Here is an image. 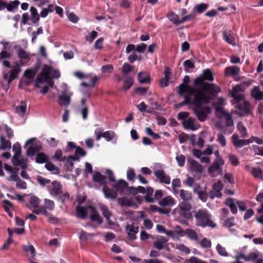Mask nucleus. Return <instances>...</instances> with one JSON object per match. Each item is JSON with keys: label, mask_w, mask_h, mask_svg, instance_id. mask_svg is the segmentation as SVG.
<instances>
[{"label": "nucleus", "mask_w": 263, "mask_h": 263, "mask_svg": "<svg viewBox=\"0 0 263 263\" xmlns=\"http://www.w3.org/2000/svg\"><path fill=\"white\" fill-rule=\"evenodd\" d=\"M214 80V74L212 71L208 68L203 71L202 73L196 78L194 81V88L187 86L189 91L191 95L205 94L210 96H216L220 91V87L214 83L205 82V81L212 82Z\"/></svg>", "instance_id": "nucleus-1"}, {"label": "nucleus", "mask_w": 263, "mask_h": 263, "mask_svg": "<svg viewBox=\"0 0 263 263\" xmlns=\"http://www.w3.org/2000/svg\"><path fill=\"white\" fill-rule=\"evenodd\" d=\"M194 95L193 104L195 105V108L194 109V112L198 119L202 122L205 120L207 115L211 112V110L209 106L202 107V104L209 103L212 96L206 94L195 93Z\"/></svg>", "instance_id": "nucleus-2"}, {"label": "nucleus", "mask_w": 263, "mask_h": 263, "mask_svg": "<svg viewBox=\"0 0 263 263\" xmlns=\"http://www.w3.org/2000/svg\"><path fill=\"white\" fill-rule=\"evenodd\" d=\"M194 217L196 225L198 227L211 228H215L217 227L216 223L212 220V215L206 209L195 211Z\"/></svg>", "instance_id": "nucleus-3"}, {"label": "nucleus", "mask_w": 263, "mask_h": 263, "mask_svg": "<svg viewBox=\"0 0 263 263\" xmlns=\"http://www.w3.org/2000/svg\"><path fill=\"white\" fill-rule=\"evenodd\" d=\"M12 68L10 70H4L2 73L3 79L7 81L8 84H10L18 77V74L21 70L20 66L17 63L15 66H12Z\"/></svg>", "instance_id": "nucleus-4"}, {"label": "nucleus", "mask_w": 263, "mask_h": 263, "mask_svg": "<svg viewBox=\"0 0 263 263\" xmlns=\"http://www.w3.org/2000/svg\"><path fill=\"white\" fill-rule=\"evenodd\" d=\"M236 108L239 111L238 115L240 117L249 116L251 114V104L247 101H243L242 103L237 104Z\"/></svg>", "instance_id": "nucleus-5"}, {"label": "nucleus", "mask_w": 263, "mask_h": 263, "mask_svg": "<svg viewBox=\"0 0 263 263\" xmlns=\"http://www.w3.org/2000/svg\"><path fill=\"white\" fill-rule=\"evenodd\" d=\"M179 208L180 215L186 219H190L192 215L190 211L192 209V205L188 201H182L179 204Z\"/></svg>", "instance_id": "nucleus-6"}, {"label": "nucleus", "mask_w": 263, "mask_h": 263, "mask_svg": "<svg viewBox=\"0 0 263 263\" xmlns=\"http://www.w3.org/2000/svg\"><path fill=\"white\" fill-rule=\"evenodd\" d=\"M51 184V186H47L48 190L51 196L57 197L62 193V186L60 182L55 180L52 182Z\"/></svg>", "instance_id": "nucleus-7"}, {"label": "nucleus", "mask_w": 263, "mask_h": 263, "mask_svg": "<svg viewBox=\"0 0 263 263\" xmlns=\"http://www.w3.org/2000/svg\"><path fill=\"white\" fill-rule=\"evenodd\" d=\"M188 86H185V89H180L178 91V93L180 96H184V101L180 103L178 106V107H181L184 105H191L193 104V101L191 100V97L193 96H195V95H191L189 92V89L187 88Z\"/></svg>", "instance_id": "nucleus-8"}, {"label": "nucleus", "mask_w": 263, "mask_h": 263, "mask_svg": "<svg viewBox=\"0 0 263 263\" xmlns=\"http://www.w3.org/2000/svg\"><path fill=\"white\" fill-rule=\"evenodd\" d=\"M154 175L161 183L169 184L171 183V177L165 174L163 170H157L154 172Z\"/></svg>", "instance_id": "nucleus-9"}, {"label": "nucleus", "mask_w": 263, "mask_h": 263, "mask_svg": "<svg viewBox=\"0 0 263 263\" xmlns=\"http://www.w3.org/2000/svg\"><path fill=\"white\" fill-rule=\"evenodd\" d=\"M139 227L132 224H127L125 227L127 231L128 239L129 240L134 241L137 239L136 234L139 232Z\"/></svg>", "instance_id": "nucleus-10"}, {"label": "nucleus", "mask_w": 263, "mask_h": 263, "mask_svg": "<svg viewBox=\"0 0 263 263\" xmlns=\"http://www.w3.org/2000/svg\"><path fill=\"white\" fill-rule=\"evenodd\" d=\"M128 183L124 180L120 179L112 187L116 190L120 194L126 195Z\"/></svg>", "instance_id": "nucleus-11"}, {"label": "nucleus", "mask_w": 263, "mask_h": 263, "mask_svg": "<svg viewBox=\"0 0 263 263\" xmlns=\"http://www.w3.org/2000/svg\"><path fill=\"white\" fill-rule=\"evenodd\" d=\"M222 38L227 43L232 46H235V38L230 29L226 28L222 32Z\"/></svg>", "instance_id": "nucleus-12"}, {"label": "nucleus", "mask_w": 263, "mask_h": 263, "mask_svg": "<svg viewBox=\"0 0 263 263\" xmlns=\"http://www.w3.org/2000/svg\"><path fill=\"white\" fill-rule=\"evenodd\" d=\"M89 209L90 210L89 218L91 221L96 222L98 224H101L103 222V219L100 215L97 209L92 206H88Z\"/></svg>", "instance_id": "nucleus-13"}, {"label": "nucleus", "mask_w": 263, "mask_h": 263, "mask_svg": "<svg viewBox=\"0 0 263 263\" xmlns=\"http://www.w3.org/2000/svg\"><path fill=\"white\" fill-rule=\"evenodd\" d=\"M92 180L94 182L98 183L103 186L107 184L106 177L98 171L94 172L92 175Z\"/></svg>", "instance_id": "nucleus-14"}, {"label": "nucleus", "mask_w": 263, "mask_h": 263, "mask_svg": "<svg viewBox=\"0 0 263 263\" xmlns=\"http://www.w3.org/2000/svg\"><path fill=\"white\" fill-rule=\"evenodd\" d=\"M190 168L191 172H195L197 174H201L203 171L202 165L193 159L190 161Z\"/></svg>", "instance_id": "nucleus-15"}, {"label": "nucleus", "mask_w": 263, "mask_h": 263, "mask_svg": "<svg viewBox=\"0 0 263 263\" xmlns=\"http://www.w3.org/2000/svg\"><path fill=\"white\" fill-rule=\"evenodd\" d=\"M18 57L20 59V64L22 65H25L29 62L30 58L27 52L23 49L20 48L17 52Z\"/></svg>", "instance_id": "nucleus-16"}, {"label": "nucleus", "mask_w": 263, "mask_h": 263, "mask_svg": "<svg viewBox=\"0 0 263 263\" xmlns=\"http://www.w3.org/2000/svg\"><path fill=\"white\" fill-rule=\"evenodd\" d=\"M102 191L106 198L115 200L117 197L118 194L117 192L109 188L106 185L103 187Z\"/></svg>", "instance_id": "nucleus-17"}, {"label": "nucleus", "mask_w": 263, "mask_h": 263, "mask_svg": "<svg viewBox=\"0 0 263 263\" xmlns=\"http://www.w3.org/2000/svg\"><path fill=\"white\" fill-rule=\"evenodd\" d=\"M232 142L236 147H241L249 144V141L246 140H239L237 134H233L232 136Z\"/></svg>", "instance_id": "nucleus-18"}, {"label": "nucleus", "mask_w": 263, "mask_h": 263, "mask_svg": "<svg viewBox=\"0 0 263 263\" xmlns=\"http://www.w3.org/2000/svg\"><path fill=\"white\" fill-rule=\"evenodd\" d=\"M251 96L256 101L263 99V91H260L259 86H254L251 91Z\"/></svg>", "instance_id": "nucleus-19"}, {"label": "nucleus", "mask_w": 263, "mask_h": 263, "mask_svg": "<svg viewBox=\"0 0 263 263\" xmlns=\"http://www.w3.org/2000/svg\"><path fill=\"white\" fill-rule=\"evenodd\" d=\"M28 162V160L27 158L20 159V157H18L16 159H12V163L14 165L20 166L23 170L27 168Z\"/></svg>", "instance_id": "nucleus-20"}, {"label": "nucleus", "mask_w": 263, "mask_h": 263, "mask_svg": "<svg viewBox=\"0 0 263 263\" xmlns=\"http://www.w3.org/2000/svg\"><path fill=\"white\" fill-rule=\"evenodd\" d=\"M175 199L171 196H167L159 201V204L162 206H172L175 204Z\"/></svg>", "instance_id": "nucleus-21"}, {"label": "nucleus", "mask_w": 263, "mask_h": 263, "mask_svg": "<svg viewBox=\"0 0 263 263\" xmlns=\"http://www.w3.org/2000/svg\"><path fill=\"white\" fill-rule=\"evenodd\" d=\"M89 208L87 207H84L81 205L77 206L76 208V216L77 217L85 219L87 215V209Z\"/></svg>", "instance_id": "nucleus-22"}, {"label": "nucleus", "mask_w": 263, "mask_h": 263, "mask_svg": "<svg viewBox=\"0 0 263 263\" xmlns=\"http://www.w3.org/2000/svg\"><path fill=\"white\" fill-rule=\"evenodd\" d=\"M137 78L139 82L141 84H148L150 83L151 81V79L148 73L145 71L139 72Z\"/></svg>", "instance_id": "nucleus-23"}, {"label": "nucleus", "mask_w": 263, "mask_h": 263, "mask_svg": "<svg viewBox=\"0 0 263 263\" xmlns=\"http://www.w3.org/2000/svg\"><path fill=\"white\" fill-rule=\"evenodd\" d=\"M240 68L237 66H229L225 68L224 74L226 76H235L238 75Z\"/></svg>", "instance_id": "nucleus-24"}, {"label": "nucleus", "mask_w": 263, "mask_h": 263, "mask_svg": "<svg viewBox=\"0 0 263 263\" xmlns=\"http://www.w3.org/2000/svg\"><path fill=\"white\" fill-rule=\"evenodd\" d=\"M179 197L183 201H191L192 199V194L190 191L181 189L178 191Z\"/></svg>", "instance_id": "nucleus-25"}, {"label": "nucleus", "mask_w": 263, "mask_h": 263, "mask_svg": "<svg viewBox=\"0 0 263 263\" xmlns=\"http://www.w3.org/2000/svg\"><path fill=\"white\" fill-rule=\"evenodd\" d=\"M23 251L26 253V255L29 258H33L35 256V251L34 247L32 245H25L23 247Z\"/></svg>", "instance_id": "nucleus-26"}, {"label": "nucleus", "mask_w": 263, "mask_h": 263, "mask_svg": "<svg viewBox=\"0 0 263 263\" xmlns=\"http://www.w3.org/2000/svg\"><path fill=\"white\" fill-rule=\"evenodd\" d=\"M164 78L161 79L160 83L162 87H166L168 85L170 75L171 74L170 69L166 67L164 72Z\"/></svg>", "instance_id": "nucleus-27"}, {"label": "nucleus", "mask_w": 263, "mask_h": 263, "mask_svg": "<svg viewBox=\"0 0 263 263\" xmlns=\"http://www.w3.org/2000/svg\"><path fill=\"white\" fill-rule=\"evenodd\" d=\"M167 241V239L164 236H160L159 238L154 242V245L156 249L161 250L164 247V244Z\"/></svg>", "instance_id": "nucleus-28"}, {"label": "nucleus", "mask_w": 263, "mask_h": 263, "mask_svg": "<svg viewBox=\"0 0 263 263\" xmlns=\"http://www.w3.org/2000/svg\"><path fill=\"white\" fill-rule=\"evenodd\" d=\"M225 204L230 207L232 214H236L237 213V208L233 198H228L225 201Z\"/></svg>", "instance_id": "nucleus-29"}, {"label": "nucleus", "mask_w": 263, "mask_h": 263, "mask_svg": "<svg viewBox=\"0 0 263 263\" xmlns=\"http://www.w3.org/2000/svg\"><path fill=\"white\" fill-rule=\"evenodd\" d=\"M182 125L186 129H190L192 130H195L196 129L195 127L194 119L192 118H188L187 119L183 121Z\"/></svg>", "instance_id": "nucleus-30"}, {"label": "nucleus", "mask_w": 263, "mask_h": 263, "mask_svg": "<svg viewBox=\"0 0 263 263\" xmlns=\"http://www.w3.org/2000/svg\"><path fill=\"white\" fill-rule=\"evenodd\" d=\"M224 162H222L221 163L219 161H216V160H214L213 163L208 168V173L209 174L213 173L217 171H218L220 169V166H222L224 164Z\"/></svg>", "instance_id": "nucleus-31"}, {"label": "nucleus", "mask_w": 263, "mask_h": 263, "mask_svg": "<svg viewBox=\"0 0 263 263\" xmlns=\"http://www.w3.org/2000/svg\"><path fill=\"white\" fill-rule=\"evenodd\" d=\"M60 99L59 104L61 106H67L70 103V97L68 95L64 93L59 97Z\"/></svg>", "instance_id": "nucleus-32"}, {"label": "nucleus", "mask_w": 263, "mask_h": 263, "mask_svg": "<svg viewBox=\"0 0 263 263\" xmlns=\"http://www.w3.org/2000/svg\"><path fill=\"white\" fill-rule=\"evenodd\" d=\"M0 142L1 145L0 149H10L11 148V143L9 140H6L3 136L0 137Z\"/></svg>", "instance_id": "nucleus-33"}, {"label": "nucleus", "mask_w": 263, "mask_h": 263, "mask_svg": "<svg viewBox=\"0 0 263 263\" xmlns=\"http://www.w3.org/2000/svg\"><path fill=\"white\" fill-rule=\"evenodd\" d=\"M30 12L31 13V19L33 24L37 23L40 20V16L37 13V9L33 6L30 8Z\"/></svg>", "instance_id": "nucleus-34"}, {"label": "nucleus", "mask_w": 263, "mask_h": 263, "mask_svg": "<svg viewBox=\"0 0 263 263\" xmlns=\"http://www.w3.org/2000/svg\"><path fill=\"white\" fill-rule=\"evenodd\" d=\"M12 150L15 153L12 159H16L18 157H21L22 155V150L21 144L18 142H16L13 144Z\"/></svg>", "instance_id": "nucleus-35"}, {"label": "nucleus", "mask_w": 263, "mask_h": 263, "mask_svg": "<svg viewBox=\"0 0 263 263\" xmlns=\"http://www.w3.org/2000/svg\"><path fill=\"white\" fill-rule=\"evenodd\" d=\"M167 18L173 24L178 25L180 24V20L178 15L173 11H171L167 14Z\"/></svg>", "instance_id": "nucleus-36"}, {"label": "nucleus", "mask_w": 263, "mask_h": 263, "mask_svg": "<svg viewBox=\"0 0 263 263\" xmlns=\"http://www.w3.org/2000/svg\"><path fill=\"white\" fill-rule=\"evenodd\" d=\"M27 103L25 101H21V104L16 107V112L21 116L23 117L26 111Z\"/></svg>", "instance_id": "nucleus-37"}, {"label": "nucleus", "mask_w": 263, "mask_h": 263, "mask_svg": "<svg viewBox=\"0 0 263 263\" xmlns=\"http://www.w3.org/2000/svg\"><path fill=\"white\" fill-rule=\"evenodd\" d=\"M49 160V157L44 153H39L36 155L35 162L37 163H46Z\"/></svg>", "instance_id": "nucleus-38"}, {"label": "nucleus", "mask_w": 263, "mask_h": 263, "mask_svg": "<svg viewBox=\"0 0 263 263\" xmlns=\"http://www.w3.org/2000/svg\"><path fill=\"white\" fill-rule=\"evenodd\" d=\"M154 189L151 186L147 187L146 192V195L144 197L145 201L147 203H153L154 202V199L151 196L154 193Z\"/></svg>", "instance_id": "nucleus-39"}, {"label": "nucleus", "mask_w": 263, "mask_h": 263, "mask_svg": "<svg viewBox=\"0 0 263 263\" xmlns=\"http://www.w3.org/2000/svg\"><path fill=\"white\" fill-rule=\"evenodd\" d=\"M134 83L133 79L131 77H127L124 81L122 89L127 91L130 89Z\"/></svg>", "instance_id": "nucleus-40"}, {"label": "nucleus", "mask_w": 263, "mask_h": 263, "mask_svg": "<svg viewBox=\"0 0 263 263\" xmlns=\"http://www.w3.org/2000/svg\"><path fill=\"white\" fill-rule=\"evenodd\" d=\"M237 128L238 131L240 132L241 135V137L242 138H245L247 137L248 134L247 132V129L243 125L241 122H239L237 125Z\"/></svg>", "instance_id": "nucleus-41"}, {"label": "nucleus", "mask_w": 263, "mask_h": 263, "mask_svg": "<svg viewBox=\"0 0 263 263\" xmlns=\"http://www.w3.org/2000/svg\"><path fill=\"white\" fill-rule=\"evenodd\" d=\"M135 66L125 63L122 67V72L124 75H127L129 72L134 70Z\"/></svg>", "instance_id": "nucleus-42"}, {"label": "nucleus", "mask_w": 263, "mask_h": 263, "mask_svg": "<svg viewBox=\"0 0 263 263\" xmlns=\"http://www.w3.org/2000/svg\"><path fill=\"white\" fill-rule=\"evenodd\" d=\"M46 168L49 171L52 172L54 174H59V171L58 167L55 166L52 162L47 161L45 165Z\"/></svg>", "instance_id": "nucleus-43"}, {"label": "nucleus", "mask_w": 263, "mask_h": 263, "mask_svg": "<svg viewBox=\"0 0 263 263\" xmlns=\"http://www.w3.org/2000/svg\"><path fill=\"white\" fill-rule=\"evenodd\" d=\"M118 204L121 206H130L133 203V201L131 200L124 197L119 198L118 199Z\"/></svg>", "instance_id": "nucleus-44"}, {"label": "nucleus", "mask_w": 263, "mask_h": 263, "mask_svg": "<svg viewBox=\"0 0 263 263\" xmlns=\"http://www.w3.org/2000/svg\"><path fill=\"white\" fill-rule=\"evenodd\" d=\"M52 69V68L50 66L45 64L43 67L41 73L43 75L44 78L49 77L50 76Z\"/></svg>", "instance_id": "nucleus-45"}, {"label": "nucleus", "mask_w": 263, "mask_h": 263, "mask_svg": "<svg viewBox=\"0 0 263 263\" xmlns=\"http://www.w3.org/2000/svg\"><path fill=\"white\" fill-rule=\"evenodd\" d=\"M184 233L191 239L197 240L198 239L197 233L193 229L189 228L186 229Z\"/></svg>", "instance_id": "nucleus-46"}, {"label": "nucleus", "mask_w": 263, "mask_h": 263, "mask_svg": "<svg viewBox=\"0 0 263 263\" xmlns=\"http://www.w3.org/2000/svg\"><path fill=\"white\" fill-rule=\"evenodd\" d=\"M212 188L213 190L216 191V192H217V193H218L219 196H222V193H221V191L223 189V184H222L220 181H218V182L214 183L213 184Z\"/></svg>", "instance_id": "nucleus-47"}, {"label": "nucleus", "mask_w": 263, "mask_h": 263, "mask_svg": "<svg viewBox=\"0 0 263 263\" xmlns=\"http://www.w3.org/2000/svg\"><path fill=\"white\" fill-rule=\"evenodd\" d=\"M100 210L102 211L103 215L106 219H108V217L111 216V213L106 205L102 204L100 206Z\"/></svg>", "instance_id": "nucleus-48"}, {"label": "nucleus", "mask_w": 263, "mask_h": 263, "mask_svg": "<svg viewBox=\"0 0 263 263\" xmlns=\"http://www.w3.org/2000/svg\"><path fill=\"white\" fill-rule=\"evenodd\" d=\"M207 8L208 4L203 3L196 5L194 7V9L198 13L201 14L203 13L207 9Z\"/></svg>", "instance_id": "nucleus-49"}, {"label": "nucleus", "mask_w": 263, "mask_h": 263, "mask_svg": "<svg viewBox=\"0 0 263 263\" xmlns=\"http://www.w3.org/2000/svg\"><path fill=\"white\" fill-rule=\"evenodd\" d=\"M252 174L256 178H262L263 176V172L260 168L253 167Z\"/></svg>", "instance_id": "nucleus-50"}, {"label": "nucleus", "mask_w": 263, "mask_h": 263, "mask_svg": "<svg viewBox=\"0 0 263 263\" xmlns=\"http://www.w3.org/2000/svg\"><path fill=\"white\" fill-rule=\"evenodd\" d=\"M115 136V133L113 131L109 130L103 133V137L107 141H111Z\"/></svg>", "instance_id": "nucleus-51"}, {"label": "nucleus", "mask_w": 263, "mask_h": 263, "mask_svg": "<svg viewBox=\"0 0 263 263\" xmlns=\"http://www.w3.org/2000/svg\"><path fill=\"white\" fill-rule=\"evenodd\" d=\"M235 218L231 217L224 221L223 226L227 228H230L232 226H235Z\"/></svg>", "instance_id": "nucleus-52"}, {"label": "nucleus", "mask_w": 263, "mask_h": 263, "mask_svg": "<svg viewBox=\"0 0 263 263\" xmlns=\"http://www.w3.org/2000/svg\"><path fill=\"white\" fill-rule=\"evenodd\" d=\"M53 158L60 162H64L66 158L65 156H63V152L60 149L55 152Z\"/></svg>", "instance_id": "nucleus-53"}, {"label": "nucleus", "mask_w": 263, "mask_h": 263, "mask_svg": "<svg viewBox=\"0 0 263 263\" xmlns=\"http://www.w3.org/2000/svg\"><path fill=\"white\" fill-rule=\"evenodd\" d=\"M184 70L188 71V69H194L195 67V64L191 60H186L183 63Z\"/></svg>", "instance_id": "nucleus-54"}, {"label": "nucleus", "mask_w": 263, "mask_h": 263, "mask_svg": "<svg viewBox=\"0 0 263 263\" xmlns=\"http://www.w3.org/2000/svg\"><path fill=\"white\" fill-rule=\"evenodd\" d=\"M29 203L33 207L37 208L40 204V199L35 196H32L30 198Z\"/></svg>", "instance_id": "nucleus-55"}, {"label": "nucleus", "mask_w": 263, "mask_h": 263, "mask_svg": "<svg viewBox=\"0 0 263 263\" xmlns=\"http://www.w3.org/2000/svg\"><path fill=\"white\" fill-rule=\"evenodd\" d=\"M20 4V2L17 0L11 2L8 4H7V8L8 11H12L14 8L17 7Z\"/></svg>", "instance_id": "nucleus-56"}, {"label": "nucleus", "mask_w": 263, "mask_h": 263, "mask_svg": "<svg viewBox=\"0 0 263 263\" xmlns=\"http://www.w3.org/2000/svg\"><path fill=\"white\" fill-rule=\"evenodd\" d=\"M183 83L180 84L178 86V91L180 89L184 90L185 89V86H189V83L190 82V77L188 76H185L183 79Z\"/></svg>", "instance_id": "nucleus-57"}, {"label": "nucleus", "mask_w": 263, "mask_h": 263, "mask_svg": "<svg viewBox=\"0 0 263 263\" xmlns=\"http://www.w3.org/2000/svg\"><path fill=\"white\" fill-rule=\"evenodd\" d=\"M232 97L234 98L236 100L237 104L239 103H241V101H245V96L242 94H237L236 93H232L231 94Z\"/></svg>", "instance_id": "nucleus-58"}, {"label": "nucleus", "mask_w": 263, "mask_h": 263, "mask_svg": "<svg viewBox=\"0 0 263 263\" xmlns=\"http://www.w3.org/2000/svg\"><path fill=\"white\" fill-rule=\"evenodd\" d=\"M216 250L218 253L222 256H228V253L227 252L225 248L221 246L220 244H218L216 246Z\"/></svg>", "instance_id": "nucleus-59"}, {"label": "nucleus", "mask_w": 263, "mask_h": 263, "mask_svg": "<svg viewBox=\"0 0 263 263\" xmlns=\"http://www.w3.org/2000/svg\"><path fill=\"white\" fill-rule=\"evenodd\" d=\"M15 182L16 188L23 190L27 189V183L25 181L21 179L20 178H18V180Z\"/></svg>", "instance_id": "nucleus-60"}, {"label": "nucleus", "mask_w": 263, "mask_h": 263, "mask_svg": "<svg viewBox=\"0 0 263 263\" xmlns=\"http://www.w3.org/2000/svg\"><path fill=\"white\" fill-rule=\"evenodd\" d=\"M206 187L205 186L204 190L198 194V198L203 202H206L208 199V195L206 192Z\"/></svg>", "instance_id": "nucleus-61"}, {"label": "nucleus", "mask_w": 263, "mask_h": 263, "mask_svg": "<svg viewBox=\"0 0 263 263\" xmlns=\"http://www.w3.org/2000/svg\"><path fill=\"white\" fill-rule=\"evenodd\" d=\"M35 71L31 69H27L24 72V76L28 79H32L35 75Z\"/></svg>", "instance_id": "nucleus-62"}, {"label": "nucleus", "mask_w": 263, "mask_h": 263, "mask_svg": "<svg viewBox=\"0 0 263 263\" xmlns=\"http://www.w3.org/2000/svg\"><path fill=\"white\" fill-rule=\"evenodd\" d=\"M101 70L103 73H111L114 70V67L111 64L105 65L102 67Z\"/></svg>", "instance_id": "nucleus-63"}, {"label": "nucleus", "mask_w": 263, "mask_h": 263, "mask_svg": "<svg viewBox=\"0 0 263 263\" xmlns=\"http://www.w3.org/2000/svg\"><path fill=\"white\" fill-rule=\"evenodd\" d=\"M36 180L42 186H44L46 184H49L50 182V180L45 178L41 176H37L36 177Z\"/></svg>", "instance_id": "nucleus-64"}]
</instances>
